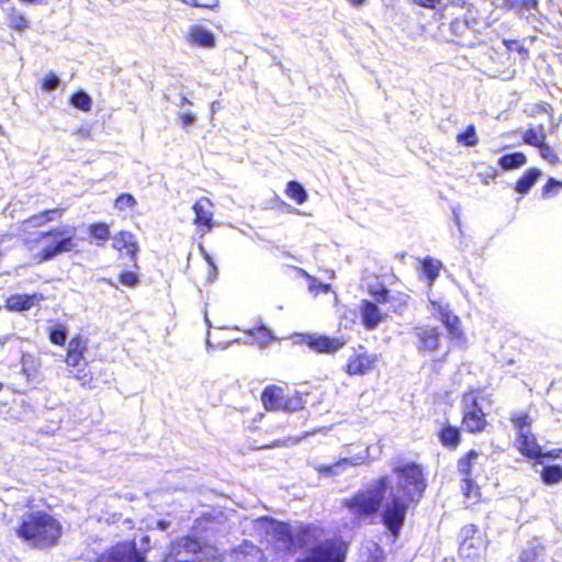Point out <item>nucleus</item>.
I'll use <instances>...</instances> for the list:
<instances>
[{"instance_id":"f257e3e1","label":"nucleus","mask_w":562,"mask_h":562,"mask_svg":"<svg viewBox=\"0 0 562 562\" xmlns=\"http://www.w3.org/2000/svg\"><path fill=\"white\" fill-rule=\"evenodd\" d=\"M395 481L381 477L374 486L359 492L345 502L346 507L358 517L375 514L384 501L382 521L396 537L404 524L409 503H417L427 487L423 470L416 463L396 465Z\"/></svg>"},{"instance_id":"f03ea898","label":"nucleus","mask_w":562,"mask_h":562,"mask_svg":"<svg viewBox=\"0 0 562 562\" xmlns=\"http://www.w3.org/2000/svg\"><path fill=\"white\" fill-rule=\"evenodd\" d=\"M15 533L32 548L48 549L58 543L63 525L45 510H30L21 516Z\"/></svg>"},{"instance_id":"7ed1b4c3","label":"nucleus","mask_w":562,"mask_h":562,"mask_svg":"<svg viewBox=\"0 0 562 562\" xmlns=\"http://www.w3.org/2000/svg\"><path fill=\"white\" fill-rule=\"evenodd\" d=\"M254 524L255 529L265 535L268 541H274L279 548L288 551L311 544L319 533L315 526L300 525L292 529L289 524L269 517H260Z\"/></svg>"},{"instance_id":"20e7f679","label":"nucleus","mask_w":562,"mask_h":562,"mask_svg":"<svg viewBox=\"0 0 562 562\" xmlns=\"http://www.w3.org/2000/svg\"><path fill=\"white\" fill-rule=\"evenodd\" d=\"M75 228H56L47 233H40L34 238H25V245L30 250L34 249L36 244L42 246L40 252L33 256L37 262H44L53 259L59 254L68 252L77 246L75 240Z\"/></svg>"},{"instance_id":"39448f33","label":"nucleus","mask_w":562,"mask_h":562,"mask_svg":"<svg viewBox=\"0 0 562 562\" xmlns=\"http://www.w3.org/2000/svg\"><path fill=\"white\" fill-rule=\"evenodd\" d=\"M162 562H218V558L213 547L184 537L171 543Z\"/></svg>"},{"instance_id":"423d86ee","label":"nucleus","mask_w":562,"mask_h":562,"mask_svg":"<svg viewBox=\"0 0 562 562\" xmlns=\"http://www.w3.org/2000/svg\"><path fill=\"white\" fill-rule=\"evenodd\" d=\"M458 562H485L486 543L474 525H467L460 531Z\"/></svg>"},{"instance_id":"0eeeda50","label":"nucleus","mask_w":562,"mask_h":562,"mask_svg":"<svg viewBox=\"0 0 562 562\" xmlns=\"http://www.w3.org/2000/svg\"><path fill=\"white\" fill-rule=\"evenodd\" d=\"M480 392L471 390L463 395V426L470 432H480L486 426L485 413L479 402Z\"/></svg>"},{"instance_id":"6e6552de","label":"nucleus","mask_w":562,"mask_h":562,"mask_svg":"<svg viewBox=\"0 0 562 562\" xmlns=\"http://www.w3.org/2000/svg\"><path fill=\"white\" fill-rule=\"evenodd\" d=\"M145 557L133 541L119 542L98 555L95 562H144Z\"/></svg>"},{"instance_id":"1a4fd4ad","label":"nucleus","mask_w":562,"mask_h":562,"mask_svg":"<svg viewBox=\"0 0 562 562\" xmlns=\"http://www.w3.org/2000/svg\"><path fill=\"white\" fill-rule=\"evenodd\" d=\"M344 543L338 539L321 542L310 558L301 562H344Z\"/></svg>"},{"instance_id":"9d476101","label":"nucleus","mask_w":562,"mask_h":562,"mask_svg":"<svg viewBox=\"0 0 562 562\" xmlns=\"http://www.w3.org/2000/svg\"><path fill=\"white\" fill-rule=\"evenodd\" d=\"M369 457V448L363 452L357 453L353 457H346L339 459L337 462L329 465H316L315 470L325 477L338 476L347 472L348 469L361 465Z\"/></svg>"},{"instance_id":"9b49d317","label":"nucleus","mask_w":562,"mask_h":562,"mask_svg":"<svg viewBox=\"0 0 562 562\" xmlns=\"http://www.w3.org/2000/svg\"><path fill=\"white\" fill-rule=\"evenodd\" d=\"M429 303L431 305L430 312L432 316L439 318L443 323L452 337H459L461 335V330L459 328L460 319L451 313L449 304L442 300L436 301L432 299H429Z\"/></svg>"},{"instance_id":"f8f14e48","label":"nucleus","mask_w":562,"mask_h":562,"mask_svg":"<svg viewBox=\"0 0 562 562\" xmlns=\"http://www.w3.org/2000/svg\"><path fill=\"white\" fill-rule=\"evenodd\" d=\"M301 341L316 352L334 353L342 348L346 341L342 338H330L323 335H301Z\"/></svg>"},{"instance_id":"ddd939ff","label":"nucleus","mask_w":562,"mask_h":562,"mask_svg":"<svg viewBox=\"0 0 562 562\" xmlns=\"http://www.w3.org/2000/svg\"><path fill=\"white\" fill-rule=\"evenodd\" d=\"M376 361V355L366 351L353 353L348 359L347 373L350 375H364L374 369Z\"/></svg>"},{"instance_id":"4468645a","label":"nucleus","mask_w":562,"mask_h":562,"mask_svg":"<svg viewBox=\"0 0 562 562\" xmlns=\"http://www.w3.org/2000/svg\"><path fill=\"white\" fill-rule=\"evenodd\" d=\"M452 34L458 37V43L462 46L473 47L479 41L480 30L474 29L472 24L462 21L460 18L454 19L450 25Z\"/></svg>"},{"instance_id":"2eb2a0df","label":"nucleus","mask_w":562,"mask_h":562,"mask_svg":"<svg viewBox=\"0 0 562 562\" xmlns=\"http://www.w3.org/2000/svg\"><path fill=\"white\" fill-rule=\"evenodd\" d=\"M415 336L418 339L417 348L419 351H435L439 347V331L436 327L429 325H419L414 328Z\"/></svg>"},{"instance_id":"dca6fc26","label":"nucleus","mask_w":562,"mask_h":562,"mask_svg":"<svg viewBox=\"0 0 562 562\" xmlns=\"http://www.w3.org/2000/svg\"><path fill=\"white\" fill-rule=\"evenodd\" d=\"M360 315L368 330L376 328L386 318V314L382 313L375 303L367 300L360 304Z\"/></svg>"},{"instance_id":"f3484780","label":"nucleus","mask_w":562,"mask_h":562,"mask_svg":"<svg viewBox=\"0 0 562 562\" xmlns=\"http://www.w3.org/2000/svg\"><path fill=\"white\" fill-rule=\"evenodd\" d=\"M112 246L119 251L126 250V255L131 257L134 266L137 267L136 256L139 250V246L137 244L136 236L133 233L126 231L120 232L113 237Z\"/></svg>"},{"instance_id":"a211bd4d","label":"nucleus","mask_w":562,"mask_h":562,"mask_svg":"<svg viewBox=\"0 0 562 562\" xmlns=\"http://www.w3.org/2000/svg\"><path fill=\"white\" fill-rule=\"evenodd\" d=\"M195 214L194 224L205 226L209 231L213 228V203L207 198H201L193 205Z\"/></svg>"},{"instance_id":"6ab92c4d","label":"nucleus","mask_w":562,"mask_h":562,"mask_svg":"<svg viewBox=\"0 0 562 562\" xmlns=\"http://www.w3.org/2000/svg\"><path fill=\"white\" fill-rule=\"evenodd\" d=\"M187 40L191 44L205 48L215 46L214 34L202 25H191L187 32Z\"/></svg>"},{"instance_id":"aec40b11","label":"nucleus","mask_w":562,"mask_h":562,"mask_svg":"<svg viewBox=\"0 0 562 562\" xmlns=\"http://www.w3.org/2000/svg\"><path fill=\"white\" fill-rule=\"evenodd\" d=\"M67 366L71 368L70 374L81 383L90 381L89 372L87 370V362L82 353H68L65 359Z\"/></svg>"},{"instance_id":"412c9836","label":"nucleus","mask_w":562,"mask_h":562,"mask_svg":"<svg viewBox=\"0 0 562 562\" xmlns=\"http://www.w3.org/2000/svg\"><path fill=\"white\" fill-rule=\"evenodd\" d=\"M42 294H15L7 300V307L10 311L22 312L32 308L43 300Z\"/></svg>"},{"instance_id":"4be33fe9","label":"nucleus","mask_w":562,"mask_h":562,"mask_svg":"<svg viewBox=\"0 0 562 562\" xmlns=\"http://www.w3.org/2000/svg\"><path fill=\"white\" fill-rule=\"evenodd\" d=\"M284 398L283 389L277 385L267 386L261 394L262 404L268 411L282 409Z\"/></svg>"},{"instance_id":"5701e85b","label":"nucleus","mask_w":562,"mask_h":562,"mask_svg":"<svg viewBox=\"0 0 562 562\" xmlns=\"http://www.w3.org/2000/svg\"><path fill=\"white\" fill-rule=\"evenodd\" d=\"M517 445L518 450L530 459H538L542 456L541 447L530 430L518 435Z\"/></svg>"},{"instance_id":"b1692460","label":"nucleus","mask_w":562,"mask_h":562,"mask_svg":"<svg viewBox=\"0 0 562 562\" xmlns=\"http://www.w3.org/2000/svg\"><path fill=\"white\" fill-rule=\"evenodd\" d=\"M61 212L59 210H49L42 212L40 214L33 215L30 218L25 220L21 224V232L27 233L31 228L40 227L55 218V216H60Z\"/></svg>"},{"instance_id":"393cba45","label":"nucleus","mask_w":562,"mask_h":562,"mask_svg":"<svg viewBox=\"0 0 562 562\" xmlns=\"http://www.w3.org/2000/svg\"><path fill=\"white\" fill-rule=\"evenodd\" d=\"M542 465L541 461L535 462L533 467L537 472L540 473L542 481L548 484H557L562 481V467L554 465H543L541 470H538V467Z\"/></svg>"},{"instance_id":"a878e982","label":"nucleus","mask_w":562,"mask_h":562,"mask_svg":"<svg viewBox=\"0 0 562 562\" xmlns=\"http://www.w3.org/2000/svg\"><path fill=\"white\" fill-rule=\"evenodd\" d=\"M541 176V171L537 168L528 169L522 177L517 181L515 190L520 194H527L529 190L537 182L539 177Z\"/></svg>"},{"instance_id":"bb28decb","label":"nucleus","mask_w":562,"mask_h":562,"mask_svg":"<svg viewBox=\"0 0 562 562\" xmlns=\"http://www.w3.org/2000/svg\"><path fill=\"white\" fill-rule=\"evenodd\" d=\"M479 459V453L474 450L469 451L464 457L458 461V472L462 479L472 477L473 465Z\"/></svg>"},{"instance_id":"cd10ccee","label":"nucleus","mask_w":562,"mask_h":562,"mask_svg":"<svg viewBox=\"0 0 562 562\" xmlns=\"http://www.w3.org/2000/svg\"><path fill=\"white\" fill-rule=\"evenodd\" d=\"M526 161V155L519 151L504 155L498 159V164L504 170L519 168L525 165Z\"/></svg>"},{"instance_id":"c85d7f7f","label":"nucleus","mask_w":562,"mask_h":562,"mask_svg":"<svg viewBox=\"0 0 562 562\" xmlns=\"http://www.w3.org/2000/svg\"><path fill=\"white\" fill-rule=\"evenodd\" d=\"M442 267L441 261L432 258H426L423 261V272L428 279V284L432 285L437 277L439 276V271Z\"/></svg>"},{"instance_id":"c756f323","label":"nucleus","mask_w":562,"mask_h":562,"mask_svg":"<svg viewBox=\"0 0 562 562\" xmlns=\"http://www.w3.org/2000/svg\"><path fill=\"white\" fill-rule=\"evenodd\" d=\"M544 548L539 542L530 543L520 554V562H539L543 557Z\"/></svg>"},{"instance_id":"7c9ffc66","label":"nucleus","mask_w":562,"mask_h":562,"mask_svg":"<svg viewBox=\"0 0 562 562\" xmlns=\"http://www.w3.org/2000/svg\"><path fill=\"white\" fill-rule=\"evenodd\" d=\"M440 440L443 446L456 448L460 441L458 428L447 426L440 431Z\"/></svg>"},{"instance_id":"2f4dec72","label":"nucleus","mask_w":562,"mask_h":562,"mask_svg":"<svg viewBox=\"0 0 562 562\" xmlns=\"http://www.w3.org/2000/svg\"><path fill=\"white\" fill-rule=\"evenodd\" d=\"M286 194L297 204H303L307 200L305 189L296 181H290L286 186Z\"/></svg>"},{"instance_id":"473e14b6","label":"nucleus","mask_w":562,"mask_h":562,"mask_svg":"<svg viewBox=\"0 0 562 562\" xmlns=\"http://www.w3.org/2000/svg\"><path fill=\"white\" fill-rule=\"evenodd\" d=\"M524 142L530 146L539 147L546 142V135L543 133V127L540 125L539 130L529 128L524 133Z\"/></svg>"},{"instance_id":"72a5a7b5","label":"nucleus","mask_w":562,"mask_h":562,"mask_svg":"<svg viewBox=\"0 0 562 562\" xmlns=\"http://www.w3.org/2000/svg\"><path fill=\"white\" fill-rule=\"evenodd\" d=\"M381 549L375 542H370L361 552V562H382Z\"/></svg>"},{"instance_id":"f704fd0d","label":"nucleus","mask_w":562,"mask_h":562,"mask_svg":"<svg viewBox=\"0 0 562 562\" xmlns=\"http://www.w3.org/2000/svg\"><path fill=\"white\" fill-rule=\"evenodd\" d=\"M300 272L302 273V276H304L308 280V282H310L308 290L311 293L317 295L319 292H323V293L330 292L331 288L329 284L319 282L316 278L310 276L303 269H300Z\"/></svg>"},{"instance_id":"c9c22d12","label":"nucleus","mask_w":562,"mask_h":562,"mask_svg":"<svg viewBox=\"0 0 562 562\" xmlns=\"http://www.w3.org/2000/svg\"><path fill=\"white\" fill-rule=\"evenodd\" d=\"M8 25L11 29L23 31L29 26L27 20L15 9H12L8 15Z\"/></svg>"},{"instance_id":"e433bc0d","label":"nucleus","mask_w":562,"mask_h":562,"mask_svg":"<svg viewBox=\"0 0 562 562\" xmlns=\"http://www.w3.org/2000/svg\"><path fill=\"white\" fill-rule=\"evenodd\" d=\"M71 104L75 108L87 112L91 109L92 100L86 92L79 91L71 97Z\"/></svg>"},{"instance_id":"4c0bfd02","label":"nucleus","mask_w":562,"mask_h":562,"mask_svg":"<svg viewBox=\"0 0 562 562\" xmlns=\"http://www.w3.org/2000/svg\"><path fill=\"white\" fill-rule=\"evenodd\" d=\"M461 482V490L463 492V495L469 499H477L480 496L479 486L472 480V477L462 479Z\"/></svg>"},{"instance_id":"58836bf2","label":"nucleus","mask_w":562,"mask_h":562,"mask_svg":"<svg viewBox=\"0 0 562 562\" xmlns=\"http://www.w3.org/2000/svg\"><path fill=\"white\" fill-rule=\"evenodd\" d=\"M457 140L458 143H462L467 146L476 145L477 137L475 133V127L473 125H469L463 133L458 134Z\"/></svg>"},{"instance_id":"ea45409f","label":"nucleus","mask_w":562,"mask_h":562,"mask_svg":"<svg viewBox=\"0 0 562 562\" xmlns=\"http://www.w3.org/2000/svg\"><path fill=\"white\" fill-rule=\"evenodd\" d=\"M137 204L136 199L130 193H122L115 200V207L119 211L133 209Z\"/></svg>"},{"instance_id":"a19ab883","label":"nucleus","mask_w":562,"mask_h":562,"mask_svg":"<svg viewBox=\"0 0 562 562\" xmlns=\"http://www.w3.org/2000/svg\"><path fill=\"white\" fill-rule=\"evenodd\" d=\"M49 339L55 345H59V346L64 345L67 339V330H66L65 326L57 325V326L53 327L49 331Z\"/></svg>"},{"instance_id":"79ce46f5","label":"nucleus","mask_w":562,"mask_h":562,"mask_svg":"<svg viewBox=\"0 0 562 562\" xmlns=\"http://www.w3.org/2000/svg\"><path fill=\"white\" fill-rule=\"evenodd\" d=\"M562 189V182L558 181L553 178H550L546 186L542 188V198L549 199L559 193V191Z\"/></svg>"},{"instance_id":"37998d69","label":"nucleus","mask_w":562,"mask_h":562,"mask_svg":"<svg viewBox=\"0 0 562 562\" xmlns=\"http://www.w3.org/2000/svg\"><path fill=\"white\" fill-rule=\"evenodd\" d=\"M87 348H88L87 339H85L80 336H77L69 341L67 352L85 355Z\"/></svg>"},{"instance_id":"c03bdc74","label":"nucleus","mask_w":562,"mask_h":562,"mask_svg":"<svg viewBox=\"0 0 562 562\" xmlns=\"http://www.w3.org/2000/svg\"><path fill=\"white\" fill-rule=\"evenodd\" d=\"M90 234L102 241H105L110 238V229L106 224H93L90 226Z\"/></svg>"},{"instance_id":"a18cd8bd","label":"nucleus","mask_w":562,"mask_h":562,"mask_svg":"<svg viewBox=\"0 0 562 562\" xmlns=\"http://www.w3.org/2000/svg\"><path fill=\"white\" fill-rule=\"evenodd\" d=\"M518 435H521V432H527V430H530V418L527 414H521L512 419Z\"/></svg>"},{"instance_id":"49530a36","label":"nucleus","mask_w":562,"mask_h":562,"mask_svg":"<svg viewBox=\"0 0 562 562\" xmlns=\"http://www.w3.org/2000/svg\"><path fill=\"white\" fill-rule=\"evenodd\" d=\"M460 19L462 21H467L468 24H472L474 26V29H479L480 30V27L482 25V21L479 18V12H477V10H475L473 8L467 9L464 15L462 18H460Z\"/></svg>"},{"instance_id":"de8ad7c7","label":"nucleus","mask_w":562,"mask_h":562,"mask_svg":"<svg viewBox=\"0 0 562 562\" xmlns=\"http://www.w3.org/2000/svg\"><path fill=\"white\" fill-rule=\"evenodd\" d=\"M120 282L128 288H135L139 283V278L135 272L124 271L120 274Z\"/></svg>"},{"instance_id":"09e8293b","label":"nucleus","mask_w":562,"mask_h":562,"mask_svg":"<svg viewBox=\"0 0 562 562\" xmlns=\"http://www.w3.org/2000/svg\"><path fill=\"white\" fill-rule=\"evenodd\" d=\"M250 334L260 340L261 346L268 345L273 339L271 331L265 326L258 327L256 331H250Z\"/></svg>"},{"instance_id":"8fccbe9b","label":"nucleus","mask_w":562,"mask_h":562,"mask_svg":"<svg viewBox=\"0 0 562 562\" xmlns=\"http://www.w3.org/2000/svg\"><path fill=\"white\" fill-rule=\"evenodd\" d=\"M301 406H302L301 398H299L297 396L285 397L283 406H282V411L295 412V411L300 409Z\"/></svg>"},{"instance_id":"3c124183","label":"nucleus","mask_w":562,"mask_h":562,"mask_svg":"<svg viewBox=\"0 0 562 562\" xmlns=\"http://www.w3.org/2000/svg\"><path fill=\"white\" fill-rule=\"evenodd\" d=\"M59 85V79L56 75L49 74L46 75L43 79V89L46 91L55 90Z\"/></svg>"},{"instance_id":"603ef678","label":"nucleus","mask_w":562,"mask_h":562,"mask_svg":"<svg viewBox=\"0 0 562 562\" xmlns=\"http://www.w3.org/2000/svg\"><path fill=\"white\" fill-rule=\"evenodd\" d=\"M188 5L199 7V8H214L217 5V0H181Z\"/></svg>"},{"instance_id":"864d4df0","label":"nucleus","mask_w":562,"mask_h":562,"mask_svg":"<svg viewBox=\"0 0 562 562\" xmlns=\"http://www.w3.org/2000/svg\"><path fill=\"white\" fill-rule=\"evenodd\" d=\"M237 553L251 554L256 559H259L261 555L260 550L257 547L249 544L248 542H245L243 546H240Z\"/></svg>"},{"instance_id":"5fc2aeb1","label":"nucleus","mask_w":562,"mask_h":562,"mask_svg":"<svg viewBox=\"0 0 562 562\" xmlns=\"http://www.w3.org/2000/svg\"><path fill=\"white\" fill-rule=\"evenodd\" d=\"M178 119L180 120L183 127L192 125L196 120L195 115L190 111L179 112Z\"/></svg>"},{"instance_id":"6e6d98bb","label":"nucleus","mask_w":562,"mask_h":562,"mask_svg":"<svg viewBox=\"0 0 562 562\" xmlns=\"http://www.w3.org/2000/svg\"><path fill=\"white\" fill-rule=\"evenodd\" d=\"M414 2L424 8L437 9L442 5L443 0H414Z\"/></svg>"},{"instance_id":"4d7b16f0","label":"nucleus","mask_w":562,"mask_h":562,"mask_svg":"<svg viewBox=\"0 0 562 562\" xmlns=\"http://www.w3.org/2000/svg\"><path fill=\"white\" fill-rule=\"evenodd\" d=\"M538 148L540 150V155L542 158L550 160V161L557 159V157L552 154L550 146L546 142L542 145H540Z\"/></svg>"},{"instance_id":"13d9d810","label":"nucleus","mask_w":562,"mask_h":562,"mask_svg":"<svg viewBox=\"0 0 562 562\" xmlns=\"http://www.w3.org/2000/svg\"><path fill=\"white\" fill-rule=\"evenodd\" d=\"M538 2L537 0H520V3L517 8L524 9L526 11L535 10Z\"/></svg>"},{"instance_id":"bf43d9fd","label":"nucleus","mask_w":562,"mask_h":562,"mask_svg":"<svg viewBox=\"0 0 562 562\" xmlns=\"http://www.w3.org/2000/svg\"><path fill=\"white\" fill-rule=\"evenodd\" d=\"M374 299L378 303L389 302V291L386 289H381L374 293Z\"/></svg>"},{"instance_id":"052dcab7","label":"nucleus","mask_w":562,"mask_h":562,"mask_svg":"<svg viewBox=\"0 0 562 562\" xmlns=\"http://www.w3.org/2000/svg\"><path fill=\"white\" fill-rule=\"evenodd\" d=\"M560 452L561 450H551L547 453H542V456L540 458H551V459H557L560 457Z\"/></svg>"},{"instance_id":"680f3d73","label":"nucleus","mask_w":562,"mask_h":562,"mask_svg":"<svg viewBox=\"0 0 562 562\" xmlns=\"http://www.w3.org/2000/svg\"><path fill=\"white\" fill-rule=\"evenodd\" d=\"M157 527L162 530V531H166L169 527V522L166 521V520H158L157 521Z\"/></svg>"},{"instance_id":"e2e57ef3","label":"nucleus","mask_w":562,"mask_h":562,"mask_svg":"<svg viewBox=\"0 0 562 562\" xmlns=\"http://www.w3.org/2000/svg\"><path fill=\"white\" fill-rule=\"evenodd\" d=\"M504 3L509 8H516L520 3V0H504Z\"/></svg>"},{"instance_id":"0e129e2a","label":"nucleus","mask_w":562,"mask_h":562,"mask_svg":"<svg viewBox=\"0 0 562 562\" xmlns=\"http://www.w3.org/2000/svg\"><path fill=\"white\" fill-rule=\"evenodd\" d=\"M348 2L355 7L361 5L366 2V0H348Z\"/></svg>"},{"instance_id":"69168bd1","label":"nucleus","mask_w":562,"mask_h":562,"mask_svg":"<svg viewBox=\"0 0 562 562\" xmlns=\"http://www.w3.org/2000/svg\"><path fill=\"white\" fill-rule=\"evenodd\" d=\"M181 103H182V104H184V103H187V104H191V101H190L187 97L182 95V97H181Z\"/></svg>"},{"instance_id":"338daca9","label":"nucleus","mask_w":562,"mask_h":562,"mask_svg":"<svg viewBox=\"0 0 562 562\" xmlns=\"http://www.w3.org/2000/svg\"><path fill=\"white\" fill-rule=\"evenodd\" d=\"M211 109L212 112H215L217 110V102H213Z\"/></svg>"},{"instance_id":"774afa93","label":"nucleus","mask_w":562,"mask_h":562,"mask_svg":"<svg viewBox=\"0 0 562 562\" xmlns=\"http://www.w3.org/2000/svg\"><path fill=\"white\" fill-rule=\"evenodd\" d=\"M109 285L113 286V288H117L115 285V283L112 281V280H104Z\"/></svg>"}]
</instances>
